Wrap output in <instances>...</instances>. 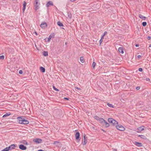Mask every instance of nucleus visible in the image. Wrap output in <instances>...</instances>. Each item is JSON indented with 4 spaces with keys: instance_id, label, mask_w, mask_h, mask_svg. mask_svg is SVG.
<instances>
[{
    "instance_id": "nucleus-36",
    "label": "nucleus",
    "mask_w": 151,
    "mask_h": 151,
    "mask_svg": "<svg viewBox=\"0 0 151 151\" xmlns=\"http://www.w3.org/2000/svg\"><path fill=\"white\" fill-rule=\"evenodd\" d=\"M25 9H26V7L23 6V7L22 8V10H23V12H24V10H25Z\"/></svg>"
},
{
    "instance_id": "nucleus-50",
    "label": "nucleus",
    "mask_w": 151,
    "mask_h": 151,
    "mask_svg": "<svg viewBox=\"0 0 151 151\" xmlns=\"http://www.w3.org/2000/svg\"><path fill=\"white\" fill-rule=\"evenodd\" d=\"M34 33H35V34L36 35H37V32H34Z\"/></svg>"
},
{
    "instance_id": "nucleus-41",
    "label": "nucleus",
    "mask_w": 151,
    "mask_h": 151,
    "mask_svg": "<svg viewBox=\"0 0 151 151\" xmlns=\"http://www.w3.org/2000/svg\"><path fill=\"white\" fill-rule=\"evenodd\" d=\"M76 89H77V90H81V89L80 88H79L78 87H76Z\"/></svg>"
},
{
    "instance_id": "nucleus-5",
    "label": "nucleus",
    "mask_w": 151,
    "mask_h": 151,
    "mask_svg": "<svg viewBox=\"0 0 151 151\" xmlns=\"http://www.w3.org/2000/svg\"><path fill=\"white\" fill-rule=\"evenodd\" d=\"M41 28L45 29L47 27V24L46 22H43L40 25Z\"/></svg>"
},
{
    "instance_id": "nucleus-49",
    "label": "nucleus",
    "mask_w": 151,
    "mask_h": 151,
    "mask_svg": "<svg viewBox=\"0 0 151 151\" xmlns=\"http://www.w3.org/2000/svg\"><path fill=\"white\" fill-rule=\"evenodd\" d=\"M135 46L136 47H138L139 46V45L138 44H136L135 45Z\"/></svg>"
},
{
    "instance_id": "nucleus-15",
    "label": "nucleus",
    "mask_w": 151,
    "mask_h": 151,
    "mask_svg": "<svg viewBox=\"0 0 151 151\" xmlns=\"http://www.w3.org/2000/svg\"><path fill=\"white\" fill-rule=\"evenodd\" d=\"M118 51L120 53H121L122 54H123L124 52L123 49L122 47H119L118 49Z\"/></svg>"
},
{
    "instance_id": "nucleus-12",
    "label": "nucleus",
    "mask_w": 151,
    "mask_h": 151,
    "mask_svg": "<svg viewBox=\"0 0 151 151\" xmlns=\"http://www.w3.org/2000/svg\"><path fill=\"white\" fill-rule=\"evenodd\" d=\"M55 36L54 34V33L51 34L50 35L48 38L47 39V41L49 42L50 41L51 39L52 38L54 37Z\"/></svg>"
},
{
    "instance_id": "nucleus-47",
    "label": "nucleus",
    "mask_w": 151,
    "mask_h": 151,
    "mask_svg": "<svg viewBox=\"0 0 151 151\" xmlns=\"http://www.w3.org/2000/svg\"><path fill=\"white\" fill-rule=\"evenodd\" d=\"M45 151L44 150H38V151Z\"/></svg>"
},
{
    "instance_id": "nucleus-1",
    "label": "nucleus",
    "mask_w": 151,
    "mask_h": 151,
    "mask_svg": "<svg viewBox=\"0 0 151 151\" xmlns=\"http://www.w3.org/2000/svg\"><path fill=\"white\" fill-rule=\"evenodd\" d=\"M18 122L22 124H26L29 123V121L24 118L23 116H19L17 118Z\"/></svg>"
},
{
    "instance_id": "nucleus-20",
    "label": "nucleus",
    "mask_w": 151,
    "mask_h": 151,
    "mask_svg": "<svg viewBox=\"0 0 151 151\" xmlns=\"http://www.w3.org/2000/svg\"><path fill=\"white\" fill-rule=\"evenodd\" d=\"M43 54L45 56H47L48 55V52L47 51H44L43 52Z\"/></svg>"
},
{
    "instance_id": "nucleus-4",
    "label": "nucleus",
    "mask_w": 151,
    "mask_h": 151,
    "mask_svg": "<svg viewBox=\"0 0 151 151\" xmlns=\"http://www.w3.org/2000/svg\"><path fill=\"white\" fill-rule=\"evenodd\" d=\"M33 141L36 144H40L42 143V139L39 138L34 139Z\"/></svg>"
},
{
    "instance_id": "nucleus-33",
    "label": "nucleus",
    "mask_w": 151,
    "mask_h": 151,
    "mask_svg": "<svg viewBox=\"0 0 151 151\" xmlns=\"http://www.w3.org/2000/svg\"><path fill=\"white\" fill-rule=\"evenodd\" d=\"M4 56L3 55L0 56V59H3L4 58Z\"/></svg>"
},
{
    "instance_id": "nucleus-29",
    "label": "nucleus",
    "mask_w": 151,
    "mask_h": 151,
    "mask_svg": "<svg viewBox=\"0 0 151 151\" xmlns=\"http://www.w3.org/2000/svg\"><path fill=\"white\" fill-rule=\"evenodd\" d=\"M96 64L94 62H93V63L92 65V66L93 68H95V65H96Z\"/></svg>"
},
{
    "instance_id": "nucleus-56",
    "label": "nucleus",
    "mask_w": 151,
    "mask_h": 151,
    "mask_svg": "<svg viewBox=\"0 0 151 151\" xmlns=\"http://www.w3.org/2000/svg\"><path fill=\"white\" fill-rule=\"evenodd\" d=\"M1 124V123H0V124Z\"/></svg>"
},
{
    "instance_id": "nucleus-31",
    "label": "nucleus",
    "mask_w": 151,
    "mask_h": 151,
    "mask_svg": "<svg viewBox=\"0 0 151 151\" xmlns=\"http://www.w3.org/2000/svg\"><path fill=\"white\" fill-rule=\"evenodd\" d=\"M26 3L25 1H24L23 4V6L26 7Z\"/></svg>"
},
{
    "instance_id": "nucleus-13",
    "label": "nucleus",
    "mask_w": 151,
    "mask_h": 151,
    "mask_svg": "<svg viewBox=\"0 0 151 151\" xmlns=\"http://www.w3.org/2000/svg\"><path fill=\"white\" fill-rule=\"evenodd\" d=\"M16 147L15 145L14 144H12L9 147H7L9 149V150H12L14 149Z\"/></svg>"
},
{
    "instance_id": "nucleus-37",
    "label": "nucleus",
    "mask_w": 151,
    "mask_h": 151,
    "mask_svg": "<svg viewBox=\"0 0 151 151\" xmlns=\"http://www.w3.org/2000/svg\"><path fill=\"white\" fill-rule=\"evenodd\" d=\"M114 124H118V122L116 121H115L114 119Z\"/></svg>"
},
{
    "instance_id": "nucleus-32",
    "label": "nucleus",
    "mask_w": 151,
    "mask_h": 151,
    "mask_svg": "<svg viewBox=\"0 0 151 151\" xmlns=\"http://www.w3.org/2000/svg\"><path fill=\"white\" fill-rule=\"evenodd\" d=\"M53 88L56 91H59V90L58 89L56 88L54 86H53Z\"/></svg>"
},
{
    "instance_id": "nucleus-22",
    "label": "nucleus",
    "mask_w": 151,
    "mask_h": 151,
    "mask_svg": "<svg viewBox=\"0 0 151 151\" xmlns=\"http://www.w3.org/2000/svg\"><path fill=\"white\" fill-rule=\"evenodd\" d=\"M80 60L82 63H84V59L83 57H81L80 58Z\"/></svg>"
},
{
    "instance_id": "nucleus-30",
    "label": "nucleus",
    "mask_w": 151,
    "mask_h": 151,
    "mask_svg": "<svg viewBox=\"0 0 151 151\" xmlns=\"http://www.w3.org/2000/svg\"><path fill=\"white\" fill-rule=\"evenodd\" d=\"M142 25L143 26H145L147 25V23L146 22H143L142 23Z\"/></svg>"
},
{
    "instance_id": "nucleus-48",
    "label": "nucleus",
    "mask_w": 151,
    "mask_h": 151,
    "mask_svg": "<svg viewBox=\"0 0 151 151\" xmlns=\"http://www.w3.org/2000/svg\"><path fill=\"white\" fill-rule=\"evenodd\" d=\"M150 37H147V39L148 40H150Z\"/></svg>"
},
{
    "instance_id": "nucleus-16",
    "label": "nucleus",
    "mask_w": 151,
    "mask_h": 151,
    "mask_svg": "<svg viewBox=\"0 0 151 151\" xmlns=\"http://www.w3.org/2000/svg\"><path fill=\"white\" fill-rule=\"evenodd\" d=\"M139 18L142 19V20H145L146 18L145 17H144V16L141 14H139Z\"/></svg>"
},
{
    "instance_id": "nucleus-45",
    "label": "nucleus",
    "mask_w": 151,
    "mask_h": 151,
    "mask_svg": "<svg viewBox=\"0 0 151 151\" xmlns=\"http://www.w3.org/2000/svg\"><path fill=\"white\" fill-rule=\"evenodd\" d=\"M64 99L65 100H69V99L67 98H66V97H65L64 98Z\"/></svg>"
},
{
    "instance_id": "nucleus-2",
    "label": "nucleus",
    "mask_w": 151,
    "mask_h": 151,
    "mask_svg": "<svg viewBox=\"0 0 151 151\" xmlns=\"http://www.w3.org/2000/svg\"><path fill=\"white\" fill-rule=\"evenodd\" d=\"M34 5L35 7V9L37 10L40 8V4L39 3V0H35L34 3Z\"/></svg>"
},
{
    "instance_id": "nucleus-46",
    "label": "nucleus",
    "mask_w": 151,
    "mask_h": 151,
    "mask_svg": "<svg viewBox=\"0 0 151 151\" xmlns=\"http://www.w3.org/2000/svg\"><path fill=\"white\" fill-rule=\"evenodd\" d=\"M104 36L102 35L101 37V39L102 40L103 39H104Z\"/></svg>"
},
{
    "instance_id": "nucleus-28",
    "label": "nucleus",
    "mask_w": 151,
    "mask_h": 151,
    "mask_svg": "<svg viewBox=\"0 0 151 151\" xmlns=\"http://www.w3.org/2000/svg\"><path fill=\"white\" fill-rule=\"evenodd\" d=\"M107 105L110 107L113 108V105L112 104L108 103Z\"/></svg>"
},
{
    "instance_id": "nucleus-17",
    "label": "nucleus",
    "mask_w": 151,
    "mask_h": 151,
    "mask_svg": "<svg viewBox=\"0 0 151 151\" xmlns=\"http://www.w3.org/2000/svg\"><path fill=\"white\" fill-rule=\"evenodd\" d=\"M40 70L43 73H44L45 72V68L42 67H40Z\"/></svg>"
},
{
    "instance_id": "nucleus-54",
    "label": "nucleus",
    "mask_w": 151,
    "mask_h": 151,
    "mask_svg": "<svg viewBox=\"0 0 151 151\" xmlns=\"http://www.w3.org/2000/svg\"><path fill=\"white\" fill-rule=\"evenodd\" d=\"M149 47H151V44L150 45H149Z\"/></svg>"
},
{
    "instance_id": "nucleus-14",
    "label": "nucleus",
    "mask_w": 151,
    "mask_h": 151,
    "mask_svg": "<svg viewBox=\"0 0 151 151\" xmlns=\"http://www.w3.org/2000/svg\"><path fill=\"white\" fill-rule=\"evenodd\" d=\"M53 4L52 2L51 1H49L46 4V6L47 7H48L50 6H53Z\"/></svg>"
},
{
    "instance_id": "nucleus-51",
    "label": "nucleus",
    "mask_w": 151,
    "mask_h": 151,
    "mask_svg": "<svg viewBox=\"0 0 151 151\" xmlns=\"http://www.w3.org/2000/svg\"><path fill=\"white\" fill-rule=\"evenodd\" d=\"M76 0H70V1H72V2H73V1H76Z\"/></svg>"
},
{
    "instance_id": "nucleus-40",
    "label": "nucleus",
    "mask_w": 151,
    "mask_h": 151,
    "mask_svg": "<svg viewBox=\"0 0 151 151\" xmlns=\"http://www.w3.org/2000/svg\"><path fill=\"white\" fill-rule=\"evenodd\" d=\"M107 34V32H105L104 33V34L103 35L104 36L106 34Z\"/></svg>"
},
{
    "instance_id": "nucleus-9",
    "label": "nucleus",
    "mask_w": 151,
    "mask_h": 151,
    "mask_svg": "<svg viewBox=\"0 0 151 151\" xmlns=\"http://www.w3.org/2000/svg\"><path fill=\"white\" fill-rule=\"evenodd\" d=\"M19 148L22 150H26L27 149L26 147L23 145H20L19 146Z\"/></svg>"
},
{
    "instance_id": "nucleus-18",
    "label": "nucleus",
    "mask_w": 151,
    "mask_h": 151,
    "mask_svg": "<svg viewBox=\"0 0 151 151\" xmlns=\"http://www.w3.org/2000/svg\"><path fill=\"white\" fill-rule=\"evenodd\" d=\"M10 114H11V113L10 112L6 113V114H4L3 116V117L5 118L7 116L10 115Z\"/></svg>"
},
{
    "instance_id": "nucleus-44",
    "label": "nucleus",
    "mask_w": 151,
    "mask_h": 151,
    "mask_svg": "<svg viewBox=\"0 0 151 151\" xmlns=\"http://www.w3.org/2000/svg\"><path fill=\"white\" fill-rule=\"evenodd\" d=\"M102 41H102V40L101 39L100 40V43L101 44L102 43Z\"/></svg>"
},
{
    "instance_id": "nucleus-53",
    "label": "nucleus",
    "mask_w": 151,
    "mask_h": 151,
    "mask_svg": "<svg viewBox=\"0 0 151 151\" xmlns=\"http://www.w3.org/2000/svg\"><path fill=\"white\" fill-rule=\"evenodd\" d=\"M67 43H67V42H65V44L66 45L67 44Z\"/></svg>"
},
{
    "instance_id": "nucleus-42",
    "label": "nucleus",
    "mask_w": 151,
    "mask_h": 151,
    "mask_svg": "<svg viewBox=\"0 0 151 151\" xmlns=\"http://www.w3.org/2000/svg\"><path fill=\"white\" fill-rule=\"evenodd\" d=\"M146 80L147 81H149L150 80V79L149 78H146Z\"/></svg>"
},
{
    "instance_id": "nucleus-55",
    "label": "nucleus",
    "mask_w": 151,
    "mask_h": 151,
    "mask_svg": "<svg viewBox=\"0 0 151 151\" xmlns=\"http://www.w3.org/2000/svg\"><path fill=\"white\" fill-rule=\"evenodd\" d=\"M102 130H103L104 132H105V131H104L103 129H102Z\"/></svg>"
},
{
    "instance_id": "nucleus-38",
    "label": "nucleus",
    "mask_w": 151,
    "mask_h": 151,
    "mask_svg": "<svg viewBox=\"0 0 151 151\" xmlns=\"http://www.w3.org/2000/svg\"><path fill=\"white\" fill-rule=\"evenodd\" d=\"M139 71L142 72V69L141 68H139Z\"/></svg>"
},
{
    "instance_id": "nucleus-21",
    "label": "nucleus",
    "mask_w": 151,
    "mask_h": 151,
    "mask_svg": "<svg viewBox=\"0 0 151 151\" xmlns=\"http://www.w3.org/2000/svg\"><path fill=\"white\" fill-rule=\"evenodd\" d=\"M113 120V119L111 118H109L108 119V121L110 123H112Z\"/></svg>"
},
{
    "instance_id": "nucleus-43",
    "label": "nucleus",
    "mask_w": 151,
    "mask_h": 151,
    "mask_svg": "<svg viewBox=\"0 0 151 151\" xmlns=\"http://www.w3.org/2000/svg\"><path fill=\"white\" fill-rule=\"evenodd\" d=\"M137 57H138V58H141V56L140 55H138V56H137Z\"/></svg>"
},
{
    "instance_id": "nucleus-6",
    "label": "nucleus",
    "mask_w": 151,
    "mask_h": 151,
    "mask_svg": "<svg viewBox=\"0 0 151 151\" xmlns=\"http://www.w3.org/2000/svg\"><path fill=\"white\" fill-rule=\"evenodd\" d=\"M84 140H83L82 144L83 145H85L87 143V137H86V135L84 134L83 136Z\"/></svg>"
},
{
    "instance_id": "nucleus-11",
    "label": "nucleus",
    "mask_w": 151,
    "mask_h": 151,
    "mask_svg": "<svg viewBox=\"0 0 151 151\" xmlns=\"http://www.w3.org/2000/svg\"><path fill=\"white\" fill-rule=\"evenodd\" d=\"M134 144L136 146L139 147H140L142 146V144L141 143L138 142H134Z\"/></svg>"
},
{
    "instance_id": "nucleus-26",
    "label": "nucleus",
    "mask_w": 151,
    "mask_h": 151,
    "mask_svg": "<svg viewBox=\"0 0 151 151\" xmlns=\"http://www.w3.org/2000/svg\"><path fill=\"white\" fill-rule=\"evenodd\" d=\"M9 149L7 147H6L3 150H2L1 151H9Z\"/></svg>"
},
{
    "instance_id": "nucleus-52",
    "label": "nucleus",
    "mask_w": 151,
    "mask_h": 151,
    "mask_svg": "<svg viewBox=\"0 0 151 151\" xmlns=\"http://www.w3.org/2000/svg\"><path fill=\"white\" fill-rule=\"evenodd\" d=\"M56 143H58V142L56 141L55 142H54V144H55Z\"/></svg>"
},
{
    "instance_id": "nucleus-8",
    "label": "nucleus",
    "mask_w": 151,
    "mask_h": 151,
    "mask_svg": "<svg viewBox=\"0 0 151 151\" xmlns=\"http://www.w3.org/2000/svg\"><path fill=\"white\" fill-rule=\"evenodd\" d=\"M75 137L76 139L77 140H80V133L78 132H76L75 134Z\"/></svg>"
},
{
    "instance_id": "nucleus-23",
    "label": "nucleus",
    "mask_w": 151,
    "mask_h": 151,
    "mask_svg": "<svg viewBox=\"0 0 151 151\" xmlns=\"http://www.w3.org/2000/svg\"><path fill=\"white\" fill-rule=\"evenodd\" d=\"M94 118L96 120H98L99 122H100V120L101 119H102V118H99L98 116H95Z\"/></svg>"
},
{
    "instance_id": "nucleus-39",
    "label": "nucleus",
    "mask_w": 151,
    "mask_h": 151,
    "mask_svg": "<svg viewBox=\"0 0 151 151\" xmlns=\"http://www.w3.org/2000/svg\"><path fill=\"white\" fill-rule=\"evenodd\" d=\"M140 88V87H139V86L137 87L136 88V89L137 90H139Z\"/></svg>"
},
{
    "instance_id": "nucleus-19",
    "label": "nucleus",
    "mask_w": 151,
    "mask_h": 151,
    "mask_svg": "<svg viewBox=\"0 0 151 151\" xmlns=\"http://www.w3.org/2000/svg\"><path fill=\"white\" fill-rule=\"evenodd\" d=\"M57 24L60 27H63V24L61 22H60V21H58L57 22Z\"/></svg>"
},
{
    "instance_id": "nucleus-25",
    "label": "nucleus",
    "mask_w": 151,
    "mask_h": 151,
    "mask_svg": "<svg viewBox=\"0 0 151 151\" xmlns=\"http://www.w3.org/2000/svg\"><path fill=\"white\" fill-rule=\"evenodd\" d=\"M22 143L26 145H28V143L25 140H23Z\"/></svg>"
},
{
    "instance_id": "nucleus-7",
    "label": "nucleus",
    "mask_w": 151,
    "mask_h": 151,
    "mask_svg": "<svg viewBox=\"0 0 151 151\" xmlns=\"http://www.w3.org/2000/svg\"><path fill=\"white\" fill-rule=\"evenodd\" d=\"M106 122V121L103 118H102V119H101L100 120L99 122L101 123V124L103 126H105Z\"/></svg>"
},
{
    "instance_id": "nucleus-10",
    "label": "nucleus",
    "mask_w": 151,
    "mask_h": 151,
    "mask_svg": "<svg viewBox=\"0 0 151 151\" xmlns=\"http://www.w3.org/2000/svg\"><path fill=\"white\" fill-rule=\"evenodd\" d=\"M144 127L143 126L138 127L137 130L136 131L138 132H141L142 131L144 130Z\"/></svg>"
},
{
    "instance_id": "nucleus-3",
    "label": "nucleus",
    "mask_w": 151,
    "mask_h": 151,
    "mask_svg": "<svg viewBox=\"0 0 151 151\" xmlns=\"http://www.w3.org/2000/svg\"><path fill=\"white\" fill-rule=\"evenodd\" d=\"M116 128L118 130L123 131L125 129V128L121 125L117 124L116 125Z\"/></svg>"
},
{
    "instance_id": "nucleus-34",
    "label": "nucleus",
    "mask_w": 151,
    "mask_h": 151,
    "mask_svg": "<svg viewBox=\"0 0 151 151\" xmlns=\"http://www.w3.org/2000/svg\"><path fill=\"white\" fill-rule=\"evenodd\" d=\"M19 73L20 74H21L22 73H23V71L22 70H19Z\"/></svg>"
},
{
    "instance_id": "nucleus-35",
    "label": "nucleus",
    "mask_w": 151,
    "mask_h": 151,
    "mask_svg": "<svg viewBox=\"0 0 151 151\" xmlns=\"http://www.w3.org/2000/svg\"><path fill=\"white\" fill-rule=\"evenodd\" d=\"M72 15L71 14H68V17L70 19H71Z\"/></svg>"
},
{
    "instance_id": "nucleus-24",
    "label": "nucleus",
    "mask_w": 151,
    "mask_h": 151,
    "mask_svg": "<svg viewBox=\"0 0 151 151\" xmlns=\"http://www.w3.org/2000/svg\"><path fill=\"white\" fill-rule=\"evenodd\" d=\"M105 127H109L110 126L109 124L106 121V122L105 123Z\"/></svg>"
},
{
    "instance_id": "nucleus-27",
    "label": "nucleus",
    "mask_w": 151,
    "mask_h": 151,
    "mask_svg": "<svg viewBox=\"0 0 151 151\" xmlns=\"http://www.w3.org/2000/svg\"><path fill=\"white\" fill-rule=\"evenodd\" d=\"M139 137H140L141 138L143 139H145L146 138V137L143 135H139Z\"/></svg>"
}]
</instances>
